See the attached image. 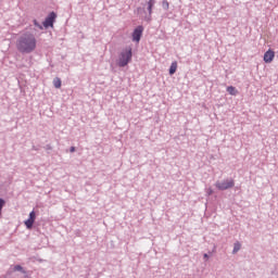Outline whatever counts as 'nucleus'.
Here are the masks:
<instances>
[{"label": "nucleus", "instance_id": "obj_13", "mask_svg": "<svg viewBox=\"0 0 278 278\" xmlns=\"http://www.w3.org/2000/svg\"><path fill=\"white\" fill-rule=\"evenodd\" d=\"M4 206H5V200L0 198V216H1V212L3 211Z\"/></svg>", "mask_w": 278, "mask_h": 278}, {"label": "nucleus", "instance_id": "obj_9", "mask_svg": "<svg viewBox=\"0 0 278 278\" xmlns=\"http://www.w3.org/2000/svg\"><path fill=\"white\" fill-rule=\"evenodd\" d=\"M177 73V61H174L169 67V75H175Z\"/></svg>", "mask_w": 278, "mask_h": 278}, {"label": "nucleus", "instance_id": "obj_1", "mask_svg": "<svg viewBox=\"0 0 278 278\" xmlns=\"http://www.w3.org/2000/svg\"><path fill=\"white\" fill-rule=\"evenodd\" d=\"M36 50V37L33 34H24L17 40V51L21 53H31Z\"/></svg>", "mask_w": 278, "mask_h": 278}, {"label": "nucleus", "instance_id": "obj_10", "mask_svg": "<svg viewBox=\"0 0 278 278\" xmlns=\"http://www.w3.org/2000/svg\"><path fill=\"white\" fill-rule=\"evenodd\" d=\"M227 92L230 93L231 97H236V94H238V89H236L233 86H229L227 87Z\"/></svg>", "mask_w": 278, "mask_h": 278}, {"label": "nucleus", "instance_id": "obj_8", "mask_svg": "<svg viewBox=\"0 0 278 278\" xmlns=\"http://www.w3.org/2000/svg\"><path fill=\"white\" fill-rule=\"evenodd\" d=\"M147 5H148L149 15L151 16V14H153V7L155 5V0H149L147 2Z\"/></svg>", "mask_w": 278, "mask_h": 278}, {"label": "nucleus", "instance_id": "obj_11", "mask_svg": "<svg viewBox=\"0 0 278 278\" xmlns=\"http://www.w3.org/2000/svg\"><path fill=\"white\" fill-rule=\"evenodd\" d=\"M53 86L54 88H62V80L59 77L54 78Z\"/></svg>", "mask_w": 278, "mask_h": 278}, {"label": "nucleus", "instance_id": "obj_17", "mask_svg": "<svg viewBox=\"0 0 278 278\" xmlns=\"http://www.w3.org/2000/svg\"><path fill=\"white\" fill-rule=\"evenodd\" d=\"M207 194H208V195L214 194V190H212V188H208V189H207Z\"/></svg>", "mask_w": 278, "mask_h": 278}, {"label": "nucleus", "instance_id": "obj_15", "mask_svg": "<svg viewBox=\"0 0 278 278\" xmlns=\"http://www.w3.org/2000/svg\"><path fill=\"white\" fill-rule=\"evenodd\" d=\"M14 270L23 271V266H21V265H15V266H14Z\"/></svg>", "mask_w": 278, "mask_h": 278}, {"label": "nucleus", "instance_id": "obj_7", "mask_svg": "<svg viewBox=\"0 0 278 278\" xmlns=\"http://www.w3.org/2000/svg\"><path fill=\"white\" fill-rule=\"evenodd\" d=\"M34 223H36V212L31 211L29 213V218L24 222V225L27 229H31V227H34Z\"/></svg>", "mask_w": 278, "mask_h": 278}, {"label": "nucleus", "instance_id": "obj_14", "mask_svg": "<svg viewBox=\"0 0 278 278\" xmlns=\"http://www.w3.org/2000/svg\"><path fill=\"white\" fill-rule=\"evenodd\" d=\"M162 5L164 10H168L169 8V3L166 0H163Z\"/></svg>", "mask_w": 278, "mask_h": 278}, {"label": "nucleus", "instance_id": "obj_18", "mask_svg": "<svg viewBox=\"0 0 278 278\" xmlns=\"http://www.w3.org/2000/svg\"><path fill=\"white\" fill-rule=\"evenodd\" d=\"M70 151H71V153H75V147H72V148L70 149Z\"/></svg>", "mask_w": 278, "mask_h": 278}, {"label": "nucleus", "instance_id": "obj_5", "mask_svg": "<svg viewBox=\"0 0 278 278\" xmlns=\"http://www.w3.org/2000/svg\"><path fill=\"white\" fill-rule=\"evenodd\" d=\"M142 31H144V27L138 26L135 28L132 33V40L134 42H140V38H142Z\"/></svg>", "mask_w": 278, "mask_h": 278}, {"label": "nucleus", "instance_id": "obj_19", "mask_svg": "<svg viewBox=\"0 0 278 278\" xmlns=\"http://www.w3.org/2000/svg\"><path fill=\"white\" fill-rule=\"evenodd\" d=\"M204 257H205V260H207V257H208L207 254H204Z\"/></svg>", "mask_w": 278, "mask_h": 278}, {"label": "nucleus", "instance_id": "obj_12", "mask_svg": "<svg viewBox=\"0 0 278 278\" xmlns=\"http://www.w3.org/2000/svg\"><path fill=\"white\" fill-rule=\"evenodd\" d=\"M241 247L242 245L240 244V242L235 243L232 253H238V251H240Z\"/></svg>", "mask_w": 278, "mask_h": 278}, {"label": "nucleus", "instance_id": "obj_3", "mask_svg": "<svg viewBox=\"0 0 278 278\" xmlns=\"http://www.w3.org/2000/svg\"><path fill=\"white\" fill-rule=\"evenodd\" d=\"M233 186H236L233 179H227L215 184L217 190H229V188H233Z\"/></svg>", "mask_w": 278, "mask_h": 278}, {"label": "nucleus", "instance_id": "obj_16", "mask_svg": "<svg viewBox=\"0 0 278 278\" xmlns=\"http://www.w3.org/2000/svg\"><path fill=\"white\" fill-rule=\"evenodd\" d=\"M34 25H36V27H39L40 29H42V26H40V24H38V21H34Z\"/></svg>", "mask_w": 278, "mask_h": 278}, {"label": "nucleus", "instance_id": "obj_6", "mask_svg": "<svg viewBox=\"0 0 278 278\" xmlns=\"http://www.w3.org/2000/svg\"><path fill=\"white\" fill-rule=\"evenodd\" d=\"M263 60L265 64L273 63V60H275V52L273 51V49H269L264 53Z\"/></svg>", "mask_w": 278, "mask_h": 278}, {"label": "nucleus", "instance_id": "obj_2", "mask_svg": "<svg viewBox=\"0 0 278 278\" xmlns=\"http://www.w3.org/2000/svg\"><path fill=\"white\" fill-rule=\"evenodd\" d=\"M131 58H134L131 47H127L119 53V56L117 60V65L121 67L127 66V64H129V62H131Z\"/></svg>", "mask_w": 278, "mask_h": 278}, {"label": "nucleus", "instance_id": "obj_4", "mask_svg": "<svg viewBox=\"0 0 278 278\" xmlns=\"http://www.w3.org/2000/svg\"><path fill=\"white\" fill-rule=\"evenodd\" d=\"M58 15L55 12H51L48 17L43 22V27H53V23L55 22V18Z\"/></svg>", "mask_w": 278, "mask_h": 278}]
</instances>
